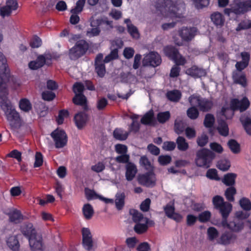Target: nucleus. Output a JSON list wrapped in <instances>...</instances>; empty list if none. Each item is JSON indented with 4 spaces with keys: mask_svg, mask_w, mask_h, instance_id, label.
Segmentation results:
<instances>
[{
    "mask_svg": "<svg viewBox=\"0 0 251 251\" xmlns=\"http://www.w3.org/2000/svg\"><path fill=\"white\" fill-rule=\"evenodd\" d=\"M8 215L10 221L16 223L20 222L22 219V215L21 212L16 209H11Z\"/></svg>",
    "mask_w": 251,
    "mask_h": 251,
    "instance_id": "nucleus-31",
    "label": "nucleus"
},
{
    "mask_svg": "<svg viewBox=\"0 0 251 251\" xmlns=\"http://www.w3.org/2000/svg\"><path fill=\"white\" fill-rule=\"evenodd\" d=\"M84 89V85L80 82H76L73 86V91L75 95L82 94Z\"/></svg>",
    "mask_w": 251,
    "mask_h": 251,
    "instance_id": "nucleus-61",
    "label": "nucleus"
},
{
    "mask_svg": "<svg viewBox=\"0 0 251 251\" xmlns=\"http://www.w3.org/2000/svg\"><path fill=\"white\" fill-rule=\"evenodd\" d=\"M186 73L195 78L204 76L206 75V72L204 69L199 68L196 66H193L186 70Z\"/></svg>",
    "mask_w": 251,
    "mask_h": 251,
    "instance_id": "nucleus-19",
    "label": "nucleus"
},
{
    "mask_svg": "<svg viewBox=\"0 0 251 251\" xmlns=\"http://www.w3.org/2000/svg\"><path fill=\"white\" fill-rule=\"evenodd\" d=\"M251 11V0H246L233 4L230 8H226L224 13L228 16L231 14L242 15Z\"/></svg>",
    "mask_w": 251,
    "mask_h": 251,
    "instance_id": "nucleus-4",
    "label": "nucleus"
},
{
    "mask_svg": "<svg viewBox=\"0 0 251 251\" xmlns=\"http://www.w3.org/2000/svg\"><path fill=\"white\" fill-rule=\"evenodd\" d=\"M214 121V116L210 114H207L206 115L204 121V126L207 127H210L213 126Z\"/></svg>",
    "mask_w": 251,
    "mask_h": 251,
    "instance_id": "nucleus-53",
    "label": "nucleus"
},
{
    "mask_svg": "<svg viewBox=\"0 0 251 251\" xmlns=\"http://www.w3.org/2000/svg\"><path fill=\"white\" fill-rule=\"evenodd\" d=\"M236 238V236L233 233L228 231H226L220 236L217 244L227 245L232 243Z\"/></svg>",
    "mask_w": 251,
    "mask_h": 251,
    "instance_id": "nucleus-17",
    "label": "nucleus"
},
{
    "mask_svg": "<svg viewBox=\"0 0 251 251\" xmlns=\"http://www.w3.org/2000/svg\"><path fill=\"white\" fill-rule=\"evenodd\" d=\"M218 130L220 134L223 136H226L228 134V127L225 121L219 120Z\"/></svg>",
    "mask_w": 251,
    "mask_h": 251,
    "instance_id": "nucleus-37",
    "label": "nucleus"
},
{
    "mask_svg": "<svg viewBox=\"0 0 251 251\" xmlns=\"http://www.w3.org/2000/svg\"><path fill=\"white\" fill-rule=\"evenodd\" d=\"M197 29L195 27H182L179 30V36L182 40L185 41H191L196 35Z\"/></svg>",
    "mask_w": 251,
    "mask_h": 251,
    "instance_id": "nucleus-13",
    "label": "nucleus"
},
{
    "mask_svg": "<svg viewBox=\"0 0 251 251\" xmlns=\"http://www.w3.org/2000/svg\"><path fill=\"white\" fill-rule=\"evenodd\" d=\"M86 0H78L76 3L75 7L71 10L72 14H78L80 13L84 5Z\"/></svg>",
    "mask_w": 251,
    "mask_h": 251,
    "instance_id": "nucleus-47",
    "label": "nucleus"
},
{
    "mask_svg": "<svg viewBox=\"0 0 251 251\" xmlns=\"http://www.w3.org/2000/svg\"><path fill=\"white\" fill-rule=\"evenodd\" d=\"M18 7L17 0H6L5 5L0 8V14L2 17L10 15L13 11Z\"/></svg>",
    "mask_w": 251,
    "mask_h": 251,
    "instance_id": "nucleus-14",
    "label": "nucleus"
},
{
    "mask_svg": "<svg viewBox=\"0 0 251 251\" xmlns=\"http://www.w3.org/2000/svg\"><path fill=\"white\" fill-rule=\"evenodd\" d=\"M212 202L214 207L219 210L222 216L228 217L232 209V205L229 203L225 202L223 198L220 196H216L213 198Z\"/></svg>",
    "mask_w": 251,
    "mask_h": 251,
    "instance_id": "nucleus-7",
    "label": "nucleus"
},
{
    "mask_svg": "<svg viewBox=\"0 0 251 251\" xmlns=\"http://www.w3.org/2000/svg\"><path fill=\"white\" fill-rule=\"evenodd\" d=\"M7 76L6 73L0 74V98L1 100L3 99H7L8 89L6 84Z\"/></svg>",
    "mask_w": 251,
    "mask_h": 251,
    "instance_id": "nucleus-18",
    "label": "nucleus"
},
{
    "mask_svg": "<svg viewBox=\"0 0 251 251\" xmlns=\"http://www.w3.org/2000/svg\"><path fill=\"white\" fill-rule=\"evenodd\" d=\"M74 120L77 127L78 128H81L86 124L88 120V116L84 112H79L75 115Z\"/></svg>",
    "mask_w": 251,
    "mask_h": 251,
    "instance_id": "nucleus-24",
    "label": "nucleus"
},
{
    "mask_svg": "<svg viewBox=\"0 0 251 251\" xmlns=\"http://www.w3.org/2000/svg\"><path fill=\"white\" fill-rule=\"evenodd\" d=\"M208 140V136L205 134H202L197 138V143L199 146L203 147L207 143Z\"/></svg>",
    "mask_w": 251,
    "mask_h": 251,
    "instance_id": "nucleus-64",
    "label": "nucleus"
},
{
    "mask_svg": "<svg viewBox=\"0 0 251 251\" xmlns=\"http://www.w3.org/2000/svg\"><path fill=\"white\" fill-rule=\"evenodd\" d=\"M156 8L166 18H170L172 22L164 23L162 25L163 30H167L173 28L176 22L183 17L184 4L180 0H158Z\"/></svg>",
    "mask_w": 251,
    "mask_h": 251,
    "instance_id": "nucleus-1",
    "label": "nucleus"
},
{
    "mask_svg": "<svg viewBox=\"0 0 251 251\" xmlns=\"http://www.w3.org/2000/svg\"><path fill=\"white\" fill-rule=\"evenodd\" d=\"M113 136L117 140H125L128 136V133L121 128H116L113 132Z\"/></svg>",
    "mask_w": 251,
    "mask_h": 251,
    "instance_id": "nucleus-32",
    "label": "nucleus"
},
{
    "mask_svg": "<svg viewBox=\"0 0 251 251\" xmlns=\"http://www.w3.org/2000/svg\"><path fill=\"white\" fill-rule=\"evenodd\" d=\"M126 177L127 180L131 181L137 173V169L136 165L131 162H128L126 166Z\"/></svg>",
    "mask_w": 251,
    "mask_h": 251,
    "instance_id": "nucleus-20",
    "label": "nucleus"
},
{
    "mask_svg": "<svg viewBox=\"0 0 251 251\" xmlns=\"http://www.w3.org/2000/svg\"><path fill=\"white\" fill-rule=\"evenodd\" d=\"M177 148L181 151H185L189 148L188 143L187 142L186 139L181 136L177 137L176 140Z\"/></svg>",
    "mask_w": 251,
    "mask_h": 251,
    "instance_id": "nucleus-35",
    "label": "nucleus"
},
{
    "mask_svg": "<svg viewBox=\"0 0 251 251\" xmlns=\"http://www.w3.org/2000/svg\"><path fill=\"white\" fill-rule=\"evenodd\" d=\"M227 145L232 152L238 153L240 152V145L235 140H230L228 142Z\"/></svg>",
    "mask_w": 251,
    "mask_h": 251,
    "instance_id": "nucleus-43",
    "label": "nucleus"
},
{
    "mask_svg": "<svg viewBox=\"0 0 251 251\" xmlns=\"http://www.w3.org/2000/svg\"><path fill=\"white\" fill-rule=\"evenodd\" d=\"M1 109L4 112L6 119L12 128L17 127L20 124V117L15 107L8 99H3L0 101Z\"/></svg>",
    "mask_w": 251,
    "mask_h": 251,
    "instance_id": "nucleus-2",
    "label": "nucleus"
},
{
    "mask_svg": "<svg viewBox=\"0 0 251 251\" xmlns=\"http://www.w3.org/2000/svg\"><path fill=\"white\" fill-rule=\"evenodd\" d=\"M83 215L86 220H89L93 217L94 211L93 207L89 203L85 204L82 207Z\"/></svg>",
    "mask_w": 251,
    "mask_h": 251,
    "instance_id": "nucleus-30",
    "label": "nucleus"
},
{
    "mask_svg": "<svg viewBox=\"0 0 251 251\" xmlns=\"http://www.w3.org/2000/svg\"><path fill=\"white\" fill-rule=\"evenodd\" d=\"M206 176L211 179L215 180H220V178L218 176L217 172L216 169H209L206 173Z\"/></svg>",
    "mask_w": 251,
    "mask_h": 251,
    "instance_id": "nucleus-62",
    "label": "nucleus"
},
{
    "mask_svg": "<svg viewBox=\"0 0 251 251\" xmlns=\"http://www.w3.org/2000/svg\"><path fill=\"white\" fill-rule=\"evenodd\" d=\"M251 28V20H244L240 22L236 28L237 31H239L242 30L248 29Z\"/></svg>",
    "mask_w": 251,
    "mask_h": 251,
    "instance_id": "nucleus-46",
    "label": "nucleus"
},
{
    "mask_svg": "<svg viewBox=\"0 0 251 251\" xmlns=\"http://www.w3.org/2000/svg\"><path fill=\"white\" fill-rule=\"evenodd\" d=\"M87 48V44L85 41L83 40L78 41L69 50V57L72 60L77 59L85 54Z\"/></svg>",
    "mask_w": 251,
    "mask_h": 251,
    "instance_id": "nucleus-6",
    "label": "nucleus"
},
{
    "mask_svg": "<svg viewBox=\"0 0 251 251\" xmlns=\"http://www.w3.org/2000/svg\"><path fill=\"white\" fill-rule=\"evenodd\" d=\"M240 121L247 134L251 135V119L245 116H242Z\"/></svg>",
    "mask_w": 251,
    "mask_h": 251,
    "instance_id": "nucleus-34",
    "label": "nucleus"
},
{
    "mask_svg": "<svg viewBox=\"0 0 251 251\" xmlns=\"http://www.w3.org/2000/svg\"><path fill=\"white\" fill-rule=\"evenodd\" d=\"M199 111L195 107L189 108L187 111V114L189 118L191 119H196L199 116Z\"/></svg>",
    "mask_w": 251,
    "mask_h": 251,
    "instance_id": "nucleus-54",
    "label": "nucleus"
},
{
    "mask_svg": "<svg viewBox=\"0 0 251 251\" xmlns=\"http://www.w3.org/2000/svg\"><path fill=\"white\" fill-rule=\"evenodd\" d=\"M129 213L133 221L136 223L134 229L138 234L144 233L147 230L148 225H152L153 224L152 221L144 217L142 213L135 209L130 210Z\"/></svg>",
    "mask_w": 251,
    "mask_h": 251,
    "instance_id": "nucleus-3",
    "label": "nucleus"
},
{
    "mask_svg": "<svg viewBox=\"0 0 251 251\" xmlns=\"http://www.w3.org/2000/svg\"><path fill=\"white\" fill-rule=\"evenodd\" d=\"M201 99L202 98L200 96L193 95L189 98V101L191 105L199 107Z\"/></svg>",
    "mask_w": 251,
    "mask_h": 251,
    "instance_id": "nucleus-59",
    "label": "nucleus"
},
{
    "mask_svg": "<svg viewBox=\"0 0 251 251\" xmlns=\"http://www.w3.org/2000/svg\"><path fill=\"white\" fill-rule=\"evenodd\" d=\"M21 231L22 233L28 238V240L29 238L32 237L36 235V231L33 227V225L29 223L28 224H25L23 225L21 227Z\"/></svg>",
    "mask_w": 251,
    "mask_h": 251,
    "instance_id": "nucleus-26",
    "label": "nucleus"
},
{
    "mask_svg": "<svg viewBox=\"0 0 251 251\" xmlns=\"http://www.w3.org/2000/svg\"><path fill=\"white\" fill-rule=\"evenodd\" d=\"M127 31L130 35L135 39L139 38L140 35L137 28L133 24L128 25Z\"/></svg>",
    "mask_w": 251,
    "mask_h": 251,
    "instance_id": "nucleus-44",
    "label": "nucleus"
},
{
    "mask_svg": "<svg viewBox=\"0 0 251 251\" xmlns=\"http://www.w3.org/2000/svg\"><path fill=\"white\" fill-rule=\"evenodd\" d=\"M89 22L91 28L87 29L86 35L90 38L99 35L100 32V26L101 24V19L92 16L89 19Z\"/></svg>",
    "mask_w": 251,
    "mask_h": 251,
    "instance_id": "nucleus-9",
    "label": "nucleus"
},
{
    "mask_svg": "<svg viewBox=\"0 0 251 251\" xmlns=\"http://www.w3.org/2000/svg\"><path fill=\"white\" fill-rule=\"evenodd\" d=\"M125 196L124 193H118L116 195L115 204L117 208L121 209L125 203Z\"/></svg>",
    "mask_w": 251,
    "mask_h": 251,
    "instance_id": "nucleus-41",
    "label": "nucleus"
},
{
    "mask_svg": "<svg viewBox=\"0 0 251 251\" xmlns=\"http://www.w3.org/2000/svg\"><path fill=\"white\" fill-rule=\"evenodd\" d=\"M138 181L140 184L146 186L153 185L155 182V175L151 172L139 175L138 177Z\"/></svg>",
    "mask_w": 251,
    "mask_h": 251,
    "instance_id": "nucleus-15",
    "label": "nucleus"
},
{
    "mask_svg": "<svg viewBox=\"0 0 251 251\" xmlns=\"http://www.w3.org/2000/svg\"><path fill=\"white\" fill-rule=\"evenodd\" d=\"M51 136L53 139L56 148H61L66 145L67 136L63 130L57 129L51 133Z\"/></svg>",
    "mask_w": 251,
    "mask_h": 251,
    "instance_id": "nucleus-10",
    "label": "nucleus"
},
{
    "mask_svg": "<svg viewBox=\"0 0 251 251\" xmlns=\"http://www.w3.org/2000/svg\"><path fill=\"white\" fill-rule=\"evenodd\" d=\"M211 19L215 25L219 27L223 26L225 22L224 16L218 12L212 13L211 15Z\"/></svg>",
    "mask_w": 251,
    "mask_h": 251,
    "instance_id": "nucleus-27",
    "label": "nucleus"
},
{
    "mask_svg": "<svg viewBox=\"0 0 251 251\" xmlns=\"http://www.w3.org/2000/svg\"><path fill=\"white\" fill-rule=\"evenodd\" d=\"M6 244L13 251H18L20 249V243L16 235L9 236L6 239Z\"/></svg>",
    "mask_w": 251,
    "mask_h": 251,
    "instance_id": "nucleus-25",
    "label": "nucleus"
},
{
    "mask_svg": "<svg viewBox=\"0 0 251 251\" xmlns=\"http://www.w3.org/2000/svg\"><path fill=\"white\" fill-rule=\"evenodd\" d=\"M158 160L160 165H166L170 163L172 158L169 155H160Z\"/></svg>",
    "mask_w": 251,
    "mask_h": 251,
    "instance_id": "nucleus-63",
    "label": "nucleus"
},
{
    "mask_svg": "<svg viewBox=\"0 0 251 251\" xmlns=\"http://www.w3.org/2000/svg\"><path fill=\"white\" fill-rule=\"evenodd\" d=\"M96 71L100 77H103L105 73V66L103 63L95 64Z\"/></svg>",
    "mask_w": 251,
    "mask_h": 251,
    "instance_id": "nucleus-60",
    "label": "nucleus"
},
{
    "mask_svg": "<svg viewBox=\"0 0 251 251\" xmlns=\"http://www.w3.org/2000/svg\"><path fill=\"white\" fill-rule=\"evenodd\" d=\"M207 240L210 242L218 243L220 237L219 231L214 227H208L206 231Z\"/></svg>",
    "mask_w": 251,
    "mask_h": 251,
    "instance_id": "nucleus-21",
    "label": "nucleus"
},
{
    "mask_svg": "<svg viewBox=\"0 0 251 251\" xmlns=\"http://www.w3.org/2000/svg\"><path fill=\"white\" fill-rule=\"evenodd\" d=\"M56 193L60 199L62 198V193L65 190L64 186L59 182H57L54 187Z\"/></svg>",
    "mask_w": 251,
    "mask_h": 251,
    "instance_id": "nucleus-55",
    "label": "nucleus"
},
{
    "mask_svg": "<svg viewBox=\"0 0 251 251\" xmlns=\"http://www.w3.org/2000/svg\"><path fill=\"white\" fill-rule=\"evenodd\" d=\"M250 102L247 98L244 97L241 99H235L231 101V107L233 110H239L241 112L248 108Z\"/></svg>",
    "mask_w": 251,
    "mask_h": 251,
    "instance_id": "nucleus-12",
    "label": "nucleus"
},
{
    "mask_svg": "<svg viewBox=\"0 0 251 251\" xmlns=\"http://www.w3.org/2000/svg\"><path fill=\"white\" fill-rule=\"evenodd\" d=\"M212 159L211 151L208 150L203 149L197 153L195 162L198 167L208 168L210 166Z\"/></svg>",
    "mask_w": 251,
    "mask_h": 251,
    "instance_id": "nucleus-5",
    "label": "nucleus"
},
{
    "mask_svg": "<svg viewBox=\"0 0 251 251\" xmlns=\"http://www.w3.org/2000/svg\"><path fill=\"white\" fill-rule=\"evenodd\" d=\"M211 216V212L209 211H205L199 215L198 219L201 223L208 221Z\"/></svg>",
    "mask_w": 251,
    "mask_h": 251,
    "instance_id": "nucleus-49",
    "label": "nucleus"
},
{
    "mask_svg": "<svg viewBox=\"0 0 251 251\" xmlns=\"http://www.w3.org/2000/svg\"><path fill=\"white\" fill-rule=\"evenodd\" d=\"M73 102L76 105L82 106L84 110H87L86 98L83 94L75 95L73 98Z\"/></svg>",
    "mask_w": 251,
    "mask_h": 251,
    "instance_id": "nucleus-29",
    "label": "nucleus"
},
{
    "mask_svg": "<svg viewBox=\"0 0 251 251\" xmlns=\"http://www.w3.org/2000/svg\"><path fill=\"white\" fill-rule=\"evenodd\" d=\"M48 57L45 55H40L35 61H32L29 63L28 66L32 70H37L42 67L46 62Z\"/></svg>",
    "mask_w": 251,
    "mask_h": 251,
    "instance_id": "nucleus-22",
    "label": "nucleus"
},
{
    "mask_svg": "<svg viewBox=\"0 0 251 251\" xmlns=\"http://www.w3.org/2000/svg\"><path fill=\"white\" fill-rule=\"evenodd\" d=\"M85 195L88 200L99 199L100 195L97 194L96 192L90 189L85 190Z\"/></svg>",
    "mask_w": 251,
    "mask_h": 251,
    "instance_id": "nucleus-56",
    "label": "nucleus"
},
{
    "mask_svg": "<svg viewBox=\"0 0 251 251\" xmlns=\"http://www.w3.org/2000/svg\"><path fill=\"white\" fill-rule=\"evenodd\" d=\"M236 193V189L235 188L231 187L228 188L226 192L225 195L226 199L230 201H233L234 200V195Z\"/></svg>",
    "mask_w": 251,
    "mask_h": 251,
    "instance_id": "nucleus-52",
    "label": "nucleus"
},
{
    "mask_svg": "<svg viewBox=\"0 0 251 251\" xmlns=\"http://www.w3.org/2000/svg\"><path fill=\"white\" fill-rule=\"evenodd\" d=\"M19 106L22 110L25 112L29 111L31 108V105L29 101L25 99H22L20 100Z\"/></svg>",
    "mask_w": 251,
    "mask_h": 251,
    "instance_id": "nucleus-45",
    "label": "nucleus"
},
{
    "mask_svg": "<svg viewBox=\"0 0 251 251\" xmlns=\"http://www.w3.org/2000/svg\"><path fill=\"white\" fill-rule=\"evenodd\" d=\"M217 166L220 170L223 171H226L229 168L230 164L227 160L223 159L218 161Z\"/></svg>",
    "mask_w": 251,
    "mask_h": 251,
    "instance_id": "nucleus-48",
    "label": "nucleus"
},
{
    "mask_svg": "<svg viewBox=\"0 0 251 251\" xmlns=\"http://www.w3.org/2000/svg\"><path fill=\"white\" fill-rule=\"evenodd\" d=\"M28 241L30 248L32 251L43 250L42 238L41 235L36 234L33 237L29 238Z\"/></svg>",
    "mask_w": 251,
    "mask_h": 251,
    "instance_id": "nucleus-16",
    "label": "nucleus"
},
{
    "mask_svg": "<svg viewBox=\"0 0 251 251\" xmlns=\"http://www.w3.org/2000/svg\"><path fill=\"white\" fill-rule=\"evenodd\" d=\"M153 112L150 110L146 113L141 120V122L144 125H150L153 122Z\"/></svg>",
    "mask_w": 251,
    "mask_h": 251,
    "instance_id": "nucleus-39",
    "label": "nucleus"
},
{
    "mask_svg": "<svg viewBox=\"0 0 251 251\" xmlns=\"http://www.w3.org/2000/svg\"><path fill=\"white\" fill-rule=\"evenodd\" d=\"M142 62L144 66H150L155 67L161 64V58L158 53L151 51L145 55Z\"/></svg>",
    "mask_w": 251,
    "mask_h": 251,
    "instance_id": "nucleus-11",
    "label": "nucleus"
},
{
    "mask_svg": "<svg viewBox=\"0 0 251 251\" xmlns=\"http://www.w3.org/2000/svg\"><path fill=\"white\" fill-rule=\"evenodd\" d=\"M166 96L170 101L177 102L180 100L181 94L179 91L175 90L168 91Z\"/></svg>",
    "mask_w": 251,
    "mask_h": 251,
    "instance_id": "nucleus-33",
    "label": "nucleus"
},
{
    "mask_svg": "<svg viewBox=\"0 0 251 251\" xmlns=\"http://www.w3.org/2000/svg\"><path fill=\"white\" fill-rule=\"evenodd\" d=\"M244 227V224L243 221L235 218L232 221H230L228 225V228L236 232L241 231Z\"/></svg>",
    "mask_w": 251,
    "mask_h": 251,
    "instance_id": "nucleus-23",
    "label": "nucleus"
},
{
    "mask_svg": "<svg viewBox=\"0 0 251 251\" xmlns=\"http://www.w3.org/2000/svg\"><path fill=\"white\" fill-rule=\"evenodd\" d=\"M185 127L184 122L180 119H177L175 123V131L177 134L183 132Z\"/></svg>",
    "mask_w": 251,
    "mask_h": 251,
    "instance_id": "nucleus-40",
    "label": "nucleus"
},
{
    "mask_svg": "<svg viewBox=\"0 0 251 251\" xmlns=\"http://www.w3.org/2000/svg\"><path fill=\"white\" fill-rule=\"evenodd\" d=\"M212 105L213 103L210 100L202 98L200 101L199 108L202 111H207L211 109Z\"/></svg>",
    "mask_w": 251,
    "mask_h": 251,
    "instance_id": "nucleus-36",
    "label": "nucleus"
},
{
    "mask_svg": "<svg viewBox=\"0 0 251 251\" xmlns=\"http://www.w3.org/2000/svg\"><path fill=\"white\" fill-rule=\"evenodd\" d=\"M233 78L234 82L246 87L247 85V79L245 75L241 72H234L233 74Z\"/></svg>",
    "mask_w": 251,
    "mask_h": 251,
    "instance_id": "nucleus-28",
    "label": "nucleus"
},
{
    "mask_svg": "<svg viewBox=\"0 0 251 251\" xmlns=\"http://www.w3.org/2000/svg\"><path fill=\"white\" fill-rule=\"evenodd\" d=\"M239 204L241 208L245 211L251 210V201L247 198H242L239 201Z\"/></svg>",
    "mask_w": 251,
    "mask_h": 251,
    "instance_id": "nucleus-42",
    "label": "nucleus"
},
{
    "mask_svg": "<svg viewBox=\"0 0 251 251\" xmlns=\"http://www.w3.org/2000/svg\"><path fill=\"white\" fill-rule=\"evenodd\" d=\"M236 175L234 173H228L224 176L223 182L227 186L233 185L235 183Z\"/></svg>",
    "mask_w": 251,
    "mask_h": 251,
    "instance_id": "nucleus-38",
    "label": "nucleus"
},
{
    "mask_svg": "<svg viewBox=\"0 0 251 251\" xmlns=\"http://www.w3.org/2000/svg\"><path fill=\"white\" fill-rule=\"evenodd\" d=\"M165 54L173 59L177 65H184L186 60L178 52L177 49L172 46H168L164 48Z\"/></svg>",
    "mask_w": 251,
    "mask_h": 251,
    "instance_id": "nucleus-8",
    "label": "nucleus"
},
{
    "mask_svg": "<svg viewBox=\"0 0 251 251\" xmlns=\"http://www.w3.org/2000/svg\"><path fill=\"white\" fill-rule=\"evenodd\" d=\"M140 164L145 167L146 169L150 170L151 168V165L146 156H142L140 159Z\"/></svg>",
    "mask_w": 251,
    "mask_h": 251,
    "instance_id": "nucleus-58",
    "label": "nucleus"
},
{
    "mask_svg": "<svg viewBox=\"0 0 251 251\" xmlns=\"http://www.w3.org/2000/svg\"><path fill=\"white\" fill-rule=\"evenodd\" d=\"M170 114L169 111L160 112L157 115V120L160 123H164L169 119Z\"/></svg>",
    "mask_w": 251,
    "mask_h": 251,
    "instance_id": "nucleus-50",
    "label": "nucleus"
},
{
    "mask_svg": "<svg viewBox=\"0 0 251 251\" xmlns=\"http://www.w3.org/2000/svg\"><path fill=\"white\" fill-rule=\"evenodd\" d=\"M129 155L127 153L121 154L115 158V160L120 163H127L129 162Z\"/></svg>",
    "mask_w": 251,
    "mask_h": 251,
    "instance_id": "nucleus-57",
    "label": "nucleus"
},
{
    "mask_svg": "<svg viewBox=\"0 0 251 251\" xmlns=\"http://www.w3.org/2000/svg\"><path fill=\"white\" fill-rule=\"evenodd\" d=\"M6 60L3 53L0 52V74H4L6 71Z\"/></svg>",
    "mask_w": 251,
    "mask_h": 251,
    "instance_id": "nucleus-51",
    "label": "nucleus"
}]
</instances>
